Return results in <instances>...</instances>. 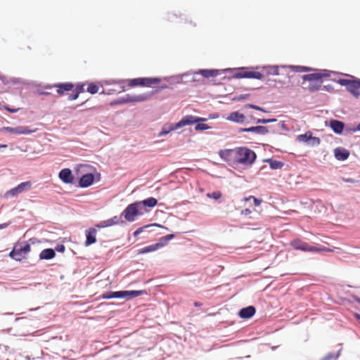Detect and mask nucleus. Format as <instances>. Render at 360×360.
I'll list each match as a JSON object with an SVG mask.
<instances>
[{"label": "nucleus", "mask_w": 360, "mask_h": 360, "mask_svg": "<svg viewBox=\"0 0 360 360\" xmlns=\"http://www.w3.org/2000/svg\"><path fill=\"white\" fill-rule=\"evenodd\" d=\"M259 66L257 67H240L237 68H226L223 71L226 72H234L231 78L234 79H255L261 80L264 78V75L260 72L254 71V69H259Z\"/></svg>", "instance_id": "nucleus-1"}, {"label": "nucleus", "mask_w": 360, "mask_h": 360, "mask_svg": "<svg viewBox=\"0 0 360 360\" xmlns=\"http://www.w3.org/2000/svg\"><path fill=\"white\" fill-rule=\"evenodd\" d=\"M167 88V84L162 85L158 87V89L155 91H152L151 93H145L139 95H131V94H125L124 96L119 97L110 103V106H115L118 105H123L129 103L134 102H143L148 100L151 96L159 91Z\"/></svg>", "instance_id": "nucleus-2"}, {"label": "nucleus", "mask_w": 360, "mask_h": 360, "mask_svg": "<svg viewBox=\"0 0 360 360\" xmlns=\"http://www.w3.org/2000/svg\"><path fill=\"white\" fill-rule=\"evenodd\" d=\"M79 167H88L92 172H89L82 174L77 181V186L82 188H86L92 186L94 182H98L101 179V173L96 172V169L89 165H77L76 169L79 170Z\"/></svg>", "instance_id": "nucleus-3"}, {"label": "nucleus", "mask_w": 360, "mask_h": 360, "mask_svg": "<svg viewBox=\"0 0 360 360\" xmlns=\"http://www.w3.org/2000/svg\"><path fill=\"white\" fill-rule=\"evenodd\" d=\"M290 245L296 250L304 252L320 253L323 252H331L332 250L325 246L314 245L307 243L300 238H295L290 243Z\"/></svg>", "instance_id": "nucleus-4"}, {"label": "nucleus", "mask_w": 360, "mask_h": 360, "mask_svg": "<svg viewBox=\"0 0 360 360\" xmlns=\"http://www.w3.org/2000/svg\"><path fill=\"white\" fill-rule=\"evenodd\" d=\"M236 165L240 164L247 167L252 165L257 160L256 153L245 146L236 147Z\"/></svg>", "instance_id": "nucleus-5"}, {"label": "nucleus", "mask_w": 360, "mask_h": 360, "mask_svg": "<svg viewBox=\"0 0 360 360\" xmlns=\"http://www.w3.org/2000/svg\"><path fill=\"white\" fill-rule=\"evenodd\" d=\"M30 250L31 247L29 242L25 240L18 241L15 243L13 249L9 252V257L15 261L20 262Z\"/></svg>", "instance_id": "nucleus-6"}, {"label": "nucleus", "mask_w": 360, "mask_h": 360, "mask_svg": "<svg viewBox=\"0 0 360 360\" xmlns=\"http://www.w3.org/2000/svg\"><path fill=\"white\" fill-rule=\"evenodd\" d=\"M143 214L144 212L141 211L136 201L128 205L122 212V216H123L126 222H134L138 217Z\"/></svg>", "instance_id": "nucleus-7"}, {"label": "nucleus", "mask_w": 360, "mask_h": 360, "mask_svg": "<svg viewBox=\"0 0 360 360\" xmlns=\"http://www.w3.org/2000/svg\"><path fill=\"white\" fill-rule=\"evenodd\" d=\"M161 79L160 77H137L129 79V86H143L151 87L154 84L160 83Z\"/></svg>", "instance_id": "nucleus-8"}, {"label": "nucleus", "mask_w": 360, "mask_h": 360, "mask_svg": "<svg viewBox=\"0 0 360 360\" xmlns=\"http://www.w3.org/2000/svg\"><path fill=\"white\" fill-rule=\"evenodd\" d=\"M317 72L303 75L302 79L303 81H313L318 80L323 82L324 78L331 76L332 74H338V72L327 69H317Z\"/></svg>", "instance_id": "nucleus-9"}, {"label": "nucleus", "mask_w": 360, "mask_h": 360, "mask_svg": "<svg viewBox=\"0 0 360 360\" xmlns=\"http://www.w3.org/2000/svg\"><path fill=\"white\" fill-rule=\"evenodd\" d=\"M242 132H250L257 135H266L269 133H277L278 132V129H273L272 127H268L263 125L252 126L247 128L240 127L238 129V133Z\"/></svg>", "instance_id": "nucleus-10"}, {"label": "nucleus", "mask_w": 360, "mask_h": 360, "mask_svg": "<svg viewBox=\"0 0 360 360\" xmlns=\"http://www.w3.org/2000/svg\"><path fill=\"white\" fill-rule=\"evenodd\" d=\"M236 148L233 149H221L218 152V155L221 160L226 162L229 166L236 165Z\"/></svg>", "instance_id": "nucleus-11"}, {"label": "nucleus", "mask_w": 360, "mask_h": 360, "mask_svg": "<svg viewBox=\"0 0 360 360\" xmlns=\"http://www.w3.org/2000/svg\"><path fill=\"white\" fill-rule=\"evenodd\" d=\"M352 79H338L335 80L340 85L345 86L349 93L360 89V79L352 77ZM335 81V79L333 80Z\"/></svg>", "instance_id": "nucleus-12"}, {"label": "nucleus", "mask_w": 360, "mask_h": 360, "mask_svg": "<svg viewBox=\"0 0 360 360\" xmlns=\"http://www.w3.org/2000/svg\"><path fill=\"white\" fill-rule=\"evenodd\" d=\"M32 187V182L27 181L19 184L15 187L10 189L5 193V197H15L18 195L29 191Z\"/></svg>", "instance_id": "nucleus-13"}, {"label": "nucleus", "mask_w": 360, "mask_h": 360, "mask_svg": "<svg viewBox=\"0 0 360 360\" xmlns=\"http://www.w3.org/2000/svg\"><path fill=\"white\" fill-rule=\"evenodd\" d=\"M1 131L3 132H8L13 134L29 135L37 131V129H31L27 126H18L16 127H3L1 129Z\"/></svg>", "instance_id": "nucleus-14"}, {"label": "nucleus", "mask_w": 360, "mask_h": 360, "mask_svg": "<svg viewBox=\"0 0 360 360\" xmlns=\"http://www.w3.org/2000/svg\"><path fill=\"white\" fill-rule=\"evenodd\" d=\"M207 119L205 117H201L198 116H194L191 115H188L184 116L179 122L176 123V126L178 127V129H180L183 127L187 125L195 124L198 122H206Z\"/></svg>", "instance_id": "nucleus-15"}, {"label": "nucleus", "mask_w": 360, "mask_h": 360, "mask_svg": "<svg viewBox=\"0 0 360 360\" xmlns=\"http://www.w3.org/2000/svg\"><path fill=\"white\" fill-rule=\"evenodd\" d=\"M325 124L326 127H329L338 135L342 134L345 129V124L342 121L336 119H330L329 121H326Z\"/></svg>", "instance_id": "nucleus-16"}, {"label": "nucleus", "mask_w": 360, "mask_h": 360, "mask_svg": "<svg viewBox=\"0 0 360 360\" xmlns=\"http://www.w3.org/2000/svg\"><path fill=\"white\" fill-rule=\"evenodd\" d=\"M58 178L64 184H75V178L70 168L62 169L58 173Z\"/></svg>", "instance_id": "nucleus-17"}, {"label": "nucleus", "mask_w": 360, "mask_h": 360, "mask_svg": "<svg viewBox=\"0 0 360 360\" xmlns=\"http://www.w3.org/2000/svg\"><path fill=\"white\" fill-rule=\"evenodd\" d=\"M141 211L149 212L150 209L153 208L158 204V200L154 197H149L141 201H136Z\"/></svg>", "instance_id": "nucleus-18"}, {"label": "nucleus", "mask_w": 360, "mask_h": 360, "mask_svg": "<svg viewBox=\"0 0 360 360\" xmlns=\"http://www.w3.org/2000/svg\"><path fill=\"white\" fill-rule=\"evenodd\" d=\"M226 120L238 124H248L250 122L245 120L244 114L239 111H234L231 112L226 117Z\"/></svg>", "instance_id": "nucleus-19"}, {"label": "nucleus", "mask_w": 360, "mask_h": 360, "mask_svg": "<svg viewBox=\"0 0 360 360\" xmlns=\"http://www.w3.org/2000/svg\"><path fill=\"white\" fill-rule=\"evenodd\" d=\"M97 231L94 227H90L85 230L86 240L84 245L86 247L90 246L96 242Z\"/></svg>", "instance_id": "nucleus-20"}, {"label": "nucleus", "mask_w": 360, "mask_h": 360, "mask_svg": "<svg viewBox=\"0 0 360 360\" xmlns=\"http://www.w3.org/2000/svg\"><path fill=\"white\" fill-rule=\"evenodd\" d=\"M147 294L148 292L146 290H122V299L130 300L134 297Z\"/></svg>", "instance_id": "nucleus-21"}, {"label": "nucleus", "mask_w": 360, "mask_h": 360, "mask_svg": "<svg viewBox=\"0 0 360 360\" xmlns=\"http://www.w3.org/2000/svg\"><path fill=\"white\" fill-rule=\"evenodd\" d=\"M256 313V308L250 305L240 309L238 311V316L243 319H249L252 318Z\"/></svg>", "instance_id": "nucleus-22"}, {"label": "nucleus", "mask_w": 360, "mask_h": 360, "mask_svg": "<svg viewBox=\"0 0 360 360\" xmlns=\"http://www.w3.org/2000/svg\"><path fill=\"white\" fill-rule=\"evenodd\" d=\"M349 154V151L342 147H338L334 149V157L339 161H345L347 160Z\"/></svg>", "instance_id": "nucleus-23"}, {"label": "nucleus", "mask_w": 360, "mask_h": 360, "mask_svg": "<svg viewBox=\"0 0 360 360\" xmlns=\"http://www.w3.org/2000/svg\"><path fill=\"white\" fill-rule=\"evenodd\" d=\"M54 86L57 88V93L59 95H63L66 91H72L75 86L72 82L56 83Z\"/></svg>", "instance_id": "nucleus-24"}, {"label": "nucleus", "mask_w": 360, "mask_h": 360, "mask_svg": "<svg viewBox=\"0 0 360 360\" xmlns=\"http://www.w3.org/2000/svg\"><path fill=\"white\" fill-rule=\"evenodd\" d=\"M224 70L217 69H200L198 70V73L200 74L204 78L214 77L221 74Z\"/></svg>", "instance_id": "nucleus-25"}, {"label": "nucleus", "mask_w": 360, "mask_h": 360, "mask_svg": "<svg viewBox=\"0 0 360 360\" xmlns=\"http://www.w3.org/2000/svg\"><path fill=\"white\" fill-rule=\"evenodd\" d=\"M56 255V250L53 248L44 249L39 255L40 260H50Z\"/></svg>", "instance_id": "nucleus-26"}, {"label": "nucleus", "mask_w": 360, "mask_h": 360, "mask_svg": "<svg viewBox=\"0 0 360 360\" xmlns=\"http://www.w3.org/2000/svg\"><path fill=\"white\" fill-rule=\"evenodd\" d=\"M178 129L176 123H167L164 124L161 131L158 134V137L164 136L169 134L171 131Z\"/></svg>", "instance_id": "nucleus-27"}, {"label": "nucleus", "mask_w": 360, "mask_h": 360, "mask_svg": "<svg viewBox=\"0 0 360 360\" xmlns=\"http://www.w3.org/2000/svg\"><path fill=\"white\" fill-rule=\"evenodd\" d=\"M264 162H267L269 165V167L271 169L276 170V169H281L285 163L283 162L274 160L273 158H266L263 160Z\"/></svg>", "instance_id": "nucleus-28"}, {"label": "nucleus", "mask_w": 360, "mask_h": 360, "mask_svg": "<svg viewBox=\"0 0 360 360\" xmlns=\"http://www.w3.org/2000/svg\"><path fill=\"white\" fill-rule=\"evenodd\" d=\"M175 237V234L171 233L164 236L159 238L158 242L156 243L158 249L162 248L167 245V243Z\"/></svg>", "instance_id": "nucleus-29"}, {"label": "nucleus", "mask_w": 360, "mask_h": 360, "mask_svg": "<svg viewBox=\"0 0 360 360\" xmlns=\"http://www.w3.org/2000/svg\"><path fill=\"white\" fill-rule=\"evenodd\" d=\"M281 68H288L296 72H309L315 70L314 68L302 65H282Z\"/></svg>", "instance_id": "nucleus-30"}, {"label": "nucleus", "mask_w": 360, "mask_h": 360, "mask_svg": "<svg viewBox=\"0 0 360 360\" xmlns=\"http://www.w3.org/2000/svg\"><path fill=\"white\" fill-rule=\"evenodd\" d=\"M100 297L103 300H109L113 298L122 299V290L119 291H107L103 292Z\"/></svg>", "instance_id": "nucleus-31"}, {"label": "nucleus", "mask_w": 360, "mask_h": 360, "mask_svg": "<svg viewBox=\"0 0 360 360\" xmlns=\"http://www.w3.org/2000/svg\"><path fill=\"white\" fill-rule=\"evenodd\" d=\"M309 84L307 87V89L309 93H314L319 90H321L322 88V81H318V80H313V81H309Z\"/></svg>", "instance_id": "nucleus-32"}, {"label": "nucleus", "mask_w": 360, "mask_h": 360, "mask_svg": "<svg viewBox=\"0 0 360 360\" xmlns=\"http://www.w3.org/2000/svg\"><path fill=\"white\" fill-rule=\"evenodd\" d=\"M123 216H122V214L120 215V216H114L113 217L110 218V219H108V223H109V225L110 226H112V225H117V224H119V225H121L122 226H127V222L122 219Z\"/></svg>", "instance_id": "nucleus-33"}, {"label": "nucleus", "mask_w": 360, "mask_h": 360, "mask_svg": "<svg viewBox=\"0 0 360 360\" xmlns=\"http://www.w3.org/2000/svg\"><path fill=\"white\" fill-rule=\"evenodd\" d=\"M189 76L192 77L191 79V82H199L200 80V79L199 77V76H200V74L198 73V71L194 72L193 73L186 72V73H184V75H182V76L181 77H179V76H176L175 78L176 79V82L178 83H179L180 80H181L183 79V77H189Z\"/></svg>", "instance_id": "nucleus-34"}, {"label": "nucleus", "mask_w": 360, "mask_h": 360, "mask_svg": "<svg viewBox=\"0 0 360 360\" xmlns=\"http://www.w3.org/2000/svg\"><path fill=\"white\" fill-rule=\"evenodd\" d=\"M263 70H266L268 75H278L279 66L278 65H264L262 67Z\"/></svg>", "instance_id": "nucleus-35"}, {"label": "nucleus", "mask_w": 360, "mask_h": 360, "mask_svg": "<svg viewBox=\"0 0 360 360\" xmlns=\"http://www.w3.org/2000/svg\"><path fill=\"white\" fill-rule=\"evenodd\" d=\"M342 352V348H340L337 352H329L326 356L320 359V360H337Z\"/></svg>", "instance_id": "nucleus-36"}, {"label": "nucleus", "mask_w": 360, "mask_h": 360, "mask_svg": "<svg viewBox=\"0 0 360 360\" xmlns=\"http://www.w3.org/2000/svg\"><path fill=\"white\" fill-rule=\"evenodd\" d=\"M252 120L255 124H269L277 122L276 118H255L253 116L251 117Z\"/></svg>", "instance_id": "nucleus-37"}, {"label": "nucleus", "mask_w": 360, "mask_h": 360, "mask_svg": "<svg viewBox=\"0 0 360 360\" xmlns=\"http://www.w3.org/2000/svg\"><path fill=\"white\" fill-rule=\"evenodd\" d=\"M311 135H312V133L310 131H308L305 132L304 134L298 135L296 138V140L308 145V143L309 142L310 137L311 136Z\"/></svg>", "instance_id": "nucleus-38"}, {"label": "nucleus", "mask_w": 360, "mask_h": 360, "mask_svg": "<svg viewBox=\"0 0 360 360\" xmlns=\"http://www.w3.org/2000/svg\"><path fill=\"white\" fill-rule=\"evenodd\" d=\"M158 250V248L156 246V244L154 243V244L150 245L148 246H146V247L139 250H138V254L139 255L147 254V253H149V252H151L156 251Z\"/></svg>", "instance_id": "nucleus-39"}, {"label": "nucleus", "mask_w": 360, "mask_h": 360, "mask_svg": "<svg viewBox=\"0 0 360 360\" xmlns=\"http://www.w3.org/2000/svg\"><path fill=\"white\" fill-rule=\"evenodd\" d=\"M153 226H158V227H161V228H163L162 226L158 224H148V225H145L143 226H141L139 229H137L134 232V237L136 238L138 237L146 229H148V228H150V227H153Z\"/></svg>", "instance_id": "nucleus-40"}, {"label": "nucleus", "mask_w": 360, "mask_h": 360, "mask_svg": "<svg viewBox=\"0 0 360 360\" xmlns=\"http://www.w3.org/2000/svg\"><path fill=\"white\" fill-rule=\"evenodd\" d=\"M99 90L98 84L96 82H91L88 84L87 86V92H89L91 94H95L98 93Z\"/></svg>", "instance_id": "nucleus-41"}, {"label": "nucleus", "mask_w": 360, "mask_h": 360, "mask_svg": "<svg viewBox=\"0 0 360 360\" xmlns=\"http://www.w3.org/2000/svg\"><path fill=\"white\" fill-rule=\"evenodd\" d=\"M204 122H196L195 125V130L198 131H204V130H207V129H211L210 126H209L207 124H205Z\"/></svg>", "instance_id": "nucleus-42"}, {"label": "nucleus", "mask_w": 360, "mask_h": 360, "mask_svg": "<svg viewBox=\"0 0 360 360\" xmlns=\"http://www.w3.org/2000/svg\"><path fill=\"white\" fill-rule=\"evenodd\" d=\"M271 127H272L273 129H278V132H277L276 134H281V130H284L287 131H289V127L283 121H281L276 126H271Z\"/></svg>", "instance_id": "nucleus-43"}, {"label": "nucleus", "mask_w": 360, "mask_h": 360, "mask_svg": "<svg viewBox=\"0 0 360 360\" xmlns=\"http://www.w3.org/2000/svg\"><path fill=\"white\" fill-rule=\"evenodd\" d=\"M321 143V140L319 137L316 136H311L310 137L309 142L308 143L307 146H309L311 147H315L319 146Z\"/></svg>", "instance_id": "nucleus-44"}, {"label": "nucleus", "mask_w": 360, "mask_h": 360, "mask_svg": "<svg viewBox=\"0 0 360 360\" xmlns=\"http://www.w3.org/2000/svg\"><path fill=\"white\" fill-rule=\"evenodd\" d=\"M206 195L209 198H212L217 200L221 198L222 193L221 191H217L212 193H207Z\"/></svg>", "instance_id": "nucleus-45"}, {"label": "nucleus", "mask_w": 360, "mask_h": 360, "mask_svg": "<svg viewBox=\"0 0 360 360\" xmlns=\"http://www.w3.org/2000/svg\"><path fill=\"white\" fill-rule=\"evenodd\" d=\"M250 96V95L249 94H240V95L233 96L231 100L233 101H243L249 98Z\"/></svg>", "instance_id": "nucleus-46"}, {"label": "nucleus", "mask_w": 360, "mask_h": 360, "mask_svg": "<svg viewBox=\"0 0 360 360\" xmlns=\"http://www.w3.org/2000/svg\"><path fill=\"white\" fill-rule=\"evenodd\" d=\"M245 108H251V109H254V110H258V111H261V112H266L267 111L259 106V105H255V104H252V103H248V104H246L245 106H244Z\"/></svg>", "instance_id": "nucleus-47"}, {"label": "nucleus", "mask_w": 360, "mask_h": 360, "mask_svg": "<svg viewBox=\"0 0 360 360\" xmlns=\"http://www.w3.org/2000/svg\"><path fill=\"white\" fill-rule=\"evenodd\" d=\"M85 84L83 82H78L75 85V88L74 90L79 95L81 93H84L85 91L84 89Z\"/></svg>", "instance_id": "nucleus-48"}, {"label": "nucleus", "mask_w": 360, "mask_h": 360, "mask_svg": "<svg viewBox=\"0 0 360 360\" xmlns=\"http://www.w3.org/2000/svg\"><path fill=\"white\" fill-rule=\"evenodd\" d=\"M110 226L109 225V223H108V220H104V221H101L97 224H95V229L96 228H98V229H103V228H106V227H108Z\"/></svg>", "instance_id": "nucleus-49"}, {"label": "nucleus", "mask_w": 360, "mask_h": 360, "mask_svg": "<svg viewBox=\"0 0 360 360\" xmlns=\"http://www.w3.org/2000/svg\"><path fill=\"white\" fill-rule=\"evenodd\" d=\"M2 108H4V110H7L8 112H11V113H15V112H17L20 108H11V106L9 105H5L2 107Z\"/></svg>", "instance_id": "nucleus-50"}, {"label": "nucleus", "mask_w": 360, "mask_h": 360, "mask_svg": "<svg viewBox=\"0 0 360 360\" xmlns=\"http://www.w3.org/2000/svg\"><path fill=\"white\" fill-rule=\"evenodd\" d=\"M54 250L56 252L63 253L65 250V246L63 244H58Z\"/></svg>", "instance_id": "nucleus-51"}, {"label": "nucleus", "mask_w": 360, "mask_h": 360, "mask_svg": "<svg viewBox=\"0 0 360 360\" xmlns=\"http://www.w3.org/2000/svg\"><path fill=\"white\" fill-rule=\"evenodd\" d=\"M72 90H73L72 93L69 94V96L68 97V101H75V100L77 99L79 97V94L74 89H72Z\"/></svg>", "instance_id": "nucleus-52"}, {"label": "nucleus", "mask_w": 360, "mask_h": 360, "mask_svg": "<svg viewBox=\"0 0 360 360\" xmlns=\"http://www.w3.org/2000/svg\"><path fill=\"white\" fill-rule=\"evenodd\" d=\"M321 90L328 92H333L334 91V87L332 84L322 85Z\"/></svg>", "instance_id": "nucleus-53"}, {"label": "nucleus", "mask_w": 360, "mask_h": 360, "mask_svg": "<svg viewBox=\"0 0 360 360\" xmlns=\"http://www.w3.org/2000/svg\"><path fill=\"white\" fill-rule=\"evenodd\" d=\"M342 181H344L345 183H350V184L358 183L359 181V180H356L352 178H347V177H342Z\"/></svg>", "instance_id": "nucleus-54"}, {"label": "nucleus", "mask_w": 360, "mask_h": 360, "mask_svg": "<svg viewBox=\"0 0 360 360\" xmlns=\"http://www.w3.org/2000/svg\"><path fill=\"white\" fill-rule=\"evenodd\" d=\"M0 82L2 84H8L10 81L8 78L4 75L0 74Z\"/></svg>", "instance_id": "nucleus-55"}, {"label": "nucleus", "mask_w": 360, "mask_h": 360, "mask_svg": "<svg viewBox=\"0 0 360 360\" xmlns=\"http://www.w3.org/2000/svg\"><path fill=\"white\" fill-rule=\"evenodd\" d=\"M35 94L39 96H49L51 93L49 91H45L41 89H37Z\"/></svg>", "instance_id": "nucleus-56"}, {"label": "nucleus", "mask_w": 360, "mask_h": 360, "mask_svg": "<svg viewBox=\"0 0 360 360\" xmlns=\"http://www.w3.org/2000/svg\"><path fill=\"white\" fill-rule=\"evenodd\" d=\"M8 80L10 81L9 84H18L20 83V79L18 77L8 78Z\"/></svg>", "instance_id": "nucleus-57"}, {"label": "nucleus", "mask_w": 360, "mask_h": 360, "mask_svg": "<svg viewBox=\"0 0 360 360\" xmlns=\"http://www.w3.org/2000/svg\"><path fill=\"white\" fill-rule=\"evenodd\" d=\"M175 18H177V15L176 13H168L167 14V19L169 21H173Z\"/></svg>", "instance_id": "nucleus-58"}, {"label": "nucleus", "mask_w": 360, "mask_h": 360, "mask_svg": "<svg viewBox=\"0 0 360 360\" xmlns=\"http://www.w3.org/2000/svg\"><path fill=\"white\" fill-rule=\"evenodd\" d=\"M344 131H345V133L347 134H351L352 133L356 132L354 127H347L346 125H345V129Z\"/></svg>", "instance_id": "nucleus-59"}, {"label": "nucleus", "mask_w": 360, "mask_h": 360, "mask_svg": "<svg viewBox=\"0 0 360 360\" xmlns=\"http://www.w3.org/2000/svg\"><path fill=\"white\" fill-rule=\"evenodd\" d=\"M27 242H29L30 245L31 244L34 245L36 243H39L40 240L37 238L33 237L27 240Z\"/></svg>", "instance_id": "nucleus-60"}, {"label": "nucleus", "mask_w": 360, "mask_h": 360, "mask_svg": "<svg viewBox=\"0 0 360 360\" xmlns=\"http://www.w3.org/2000/svg\"><path fill=\"white\" fill-rule=\"evenodd\" d=\"M254 201L255 206H259L261 205L262 200L260 198H256V197H252Z\"/></svg>", "instance_id": "nucleus-61"}, {"label": "nucleus", "mask_w": 360, "mask_h": 360, "mask_svg": "<svg viewBox=\"0 0 360 360\" xmlns=\"http://www.w3.org/2000/svg\"><path fill=\"white\" fill-rule=\"evenodd\" d=\"M218 117H219V114H218V113H217V112H215V113H211V114H210V115H209V117H208V118H207V120H208V119H212V120H214V119H217V118H218Z\"/></svg>", "instance_id": "nucleus-62"}, {"label": "nucleus", "mask_w": 360, "mask_h": 360, "mask_svg": "<svg viewBox=\"0 0 360 360\" xmlns=\"http://www.w3.org/2000/svg\"><path fill=\"white\" fill-rule=\"evenodd\" d=\"M252 212V210L249 208H246L241 211V214L244 215H248Z\"/></svg>", "instance_id": "nucleus-63"}, {"label": "nucleus", "mask_w": 360, "mask_h": 360, "mask_svg": "<svg viewBox=\"0 0 360 360\" xmlns=\"http://www.w3.org/2000/svg\"><path fill=\"white\" fill-rule=\"evenodd\" d=\"M351 297L353 299V300H354L357 303L360 304V297H359L357 295H352Z\"/></svg>", "instance_id": "nucleus-64"}]
</instances>
